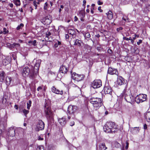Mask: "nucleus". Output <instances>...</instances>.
Here are the masks:
<instances>
[{
  "label": "nucleus",
  "instance_id": "nucleus-7",
  "mask_svg": "<svg viewBox=\"0 0 150 150\" xmlns=\"http://www.w3.org/2000/svg\"><path fill=\"white\" fill-rule=\"evenodd\" d=\"M146 95L144 94H139L135 97V101L137 103H142L146 100Z\"/></svg>",
  "mask_w": 150,
  "mask_h": 150
},
{
  "label": "nucleus",
  "instance_id": "nucleus-21",
  "mask_svg": "<svg viewBox=\"0 0 150 150\" xmlns=\"http://www.w3.org/2000/svg\"><path fill=\"white\" fill-rule=\"evenodd\" d=\"M79 16L80 17V20L82 21H84L83 18L85 16V11H80L79 12Z\"/></svg>",
  "mask_w": 150,
  "mask_h": 150
},
{
  "label": "nucleus",
  "instance_id": "nucleus-6",
  "mask_svg": "<svg viewBox=\"0 0 150 150\" xmlns=\"http://www.w3.org/2000/svg\"><path fill=\"white\" fill-rule=\"evenodd\" d=\"M121 97L124 96L125 99L127 102L131 103L134 101V98L131 94H127L126 92H123L120 95Z\"/></svg>",
  "mask_w": 150,
  "mask_h": 150
},
{
  "label": "nucleus",
  "instance_id": "nucleus-59",
  "mask_svg": "<svg viewBox=\"0 0 150 150\" xmlns=\"http://www.w3.org/2000/svg\"><path fill=\"white\" fill-rule=\"evenodd\" d=\"M9 6L11 7L12 8L13 6V4L12 3H10L9 4Z\"/></svg>",
  "mask_w": 150,
  "mask_h": 150
},
{
  "label": "nucleus",
  "instance_id": "nucleus-52",
  "mask_svg": "<svg viewBox=\"0 0 150 150\" xmlns=\"http://www.w3.org/2000/svg\"><path fill=\"white\" fill-rule=\"evenodd\" d=\"M78 20V18L76 16H75L74 17V21H76Z\"/></svg>",
  "mask_w": 150,
  "mask_h": 150
},
{
  "label": "nucleus",
  "instance_id": "nucleus-30",
  "mask_svg": "<svg viewBox=\"0 0 150 150\" xmlns=\"http://www.w3.org/2000/svg\"><path fill=\"white\" fill-rule=\"evenodd\" d=\"M8 97L6 95H4L2 98V103L3 104L5 103L7 101Z\"/></svg>",
  "mask_w": 150,
  "mask_h": 150
},
{
  "label": "nucleus",
  "instance_id": "nucleus-63",
  "mask_svg": "<svg viewBox=\"0 0 150 150\" xmlns=\"http://www.w3.org/2000/svg\"><path fill=\"white\" fill-rule=\"evenodd\" d=\"M33 4L34 5V4H36L37 2L35 0L33 1Z\"/></svg>",
  "mask_w": 150,
  "mask_h": 150
},
{
  "label": "nucleus",
  "instance_id": "nucleus-48",
  "mask_svg": "<svg viewBox=\"0 0 150 150\" xmlns=\"http://www.w3.org/2000/svg\"><path fill=\"white\" fill-rule=\"evenodd\" d=\"M43 138L42 137L40 136H39L38 137V140H43Z\"/></svg>",
  "mask_w": 150,
  "mask_h": 150
},
{
  "label": "nucleus",
  "instance_id": "nucleus-16",
  "mask_svg": "<svg viewBox=\"0 0 150 150\" xmlns=\"http://www.w3.org/2000/svg\"><path fill=\"white\" fill-rule=\"evenodd\" d=\"M108 72L110 74H115L117 75L118 73L116 69H113L111 67L109 68Z\"/></svg>",
  "mask_w": 150,
  "mask_h": 150
},
{
  "label": "nucleus",
  "instance_id": "nucleus-12",
  "mask_svg": "<svg viewBox=\"0 0 150 150\" xmlns=\"http://www.w3.org/2000/svg\"><path fill=\"white\" fill-rule=\"evenodd\" d=\"M112 90L108 84H106L104 88V91L105 94H111Z\"/></svg>",
  "mask_w": 150,
  "mask_h": 150
},
{
  "label": "nucleus",
  "instance_id": "nucleus-22",
  "mask_svg": "<svg viewBox=\"0 0 150 150\" xmlns=\"http://www.w3.org/2000/svg\"><path fill=\"white\" fill-rule=\"evenodd\" d=\"M99 150H106L108 148L107 147L104 143H100L99 145Z\"/></svg>",
  "mask_w": 150,
  "mask_h": 150
},
{
  "label": "nucleus",
  "instance_id": "nucleus-57",
  "mask_svg": "<svg viewBox=\"0 0 150 150\" xmlns=\"http://www.w3.org/2000/svg\"><path fill=\"white\" fill-rule=\"evenodd\" d=\"M58 45H59L57 44V43H56L54 44V47L56 48L57 47H58Z\"/></svg>",
  "mask_w": 150,
  "mask_h": 150
},
{
  "label": "nucleus",
  "instance_id": "nucleus-23",
  "mask_svg": "<svg viewBox=\"0 0 150 150\" xmlns=\"http://www.w3.org/2000/svg\"><path fill=\"white\" fill-rule=\"evenodd\" d=\"M58 121L59 124L62 126L64 125L66 123L65 119L64 117L59 118L58 120Z\"/></svg>",
  "mask_w": 150,
  "mask_h": 150
},
{
  "label": "nucleus",
  "instance_id": "nucleus-36",
  "mask_svg": "<svg viewBox=\"0 0 150 150\" xmlns=\"http://www.w3.org/2000/svg\"><path fill=\"white\" fill-rule=\"evenodd\" d=\"M37 150H44V147L42 146H40L38 147Z\"/></svg>",
  "mask_w": 150,
  "mask_h": 150
},
{
  "label": "nucleus",
  "instance_id": "nucleus-19",
  "mask_svg": "<svg viewBox=\"0 0 150 150\" xmlns=\"http://www.w3.org/2000/svg\"><path fill=\"white\" fill-rule=\"evenodd\" d=\"M125 81L124 79L121 76H120L117 78V84L119 85H121L124 83Z\"/></svg>",
  "mask_w": 150,
  "mask_h": 150
},
{
  "label": "nucleus",
  "instance_id": "nucleus-26",
  "mask_svg": "<svg viewBox=\"0 0 150 150\" xmlns=\"http://www.w3.org/2000/svg\"><path fill=\"white\" fill-rule=\"evenodd\" d=\"M144 115L147 121L148 122H150V112L145 113Z\"/></svg>",
  "mask_w": 150,
  "mask_h": 150
},
{
  "label": "nucleus",
  "instance_id": "nucleus-53",
  "mask_svg": "<svg viewBox=\"0 0 150 150\" xmlns=\"http://www.w3.org/2000/svg\"><path fill=\"white\" fill-rule=\"evenodd\" d=\"M65 37L66 39H68L69 38V35L67 34H65Z\"/></svg>",
  "mask_w": 150,
  "mask_h": 150
},
{
  "label": "nucleus",
  "instance_id": "nucleus-5",
  "mask_svg": "<svg viewBox=\"0 0 150 150\" xmlns=\"http://www.w3.org/2000/svg\"><path fill=\"white\" fill-rule=\"evenodd\" d=\"M77 109V107L76 106L69 105L67 108V114L71 115L72 118L74 117V113Z\"/></svg>",
  "mask_w": 150,
  "mask_h": 150
},
{
  "label": "nucleus",
  "instance_id": "nucleus-54",
  "mask_svg": "<svg viewBox=\"0 0 150 150\" xmlns=\"http://www.w3.org/2000/svg\"><path fill=\"white\" fill-rule=\"evenodd\" d=\"M101 7L100 6L98 7V10L100 11V12H102L103 11V10L101 9Z\"/></svg>",
  "mask_w": 150,
  "mask_h": 150
},
{
  "label": "nucleus",
  "instance_id": "nucleus-3",
  "mask_svg": "<svg viewBox=\"0 0 150 150\" xmlns=\"http://www.w3.org/2000/svg\"><path fill=\"white\" fill-rule=\"evenodd\" d=\"M105 132L108 133H115L118 130L116 125L114 122H106L103 127Z\"/></svg>",
  "mask_w": 150,
  "mask_h": 150
},
{
  "label": "nucleus",
  "instance_id": "nucleus-47",
  "mask_svg": "<svg viewBox=\"0 0 150 150\" xmlns=\"http://www.w3.org/2000/svg\"><path fill=\"white\" fill-rule=\"evenodd\" d=\"M43 89V88L41 86H39L37 89V90L38 91H39L40 90H42Z\"/></svg>",
  "mask_w": 150,
  "mask_h": 150
},
{
  "label": "nucleus",
  "instance_id": "nucleus-56",
  "mask_svg": "<svg viewBox=\"0 0 150 150\" xmlns=\"http://www.w3.org/2000/svg\"><path fill=\"white\" fill-rule=\"evenodd\" d=\"M130 40L131 41V42L132 43V44H134V40L133 39H132V38H130Z\"/></svg>",
  "mask_w": 150,
  "mask_h": 150
},
{
  "label": "nucleus",
  "instance_id": "nucleus-43",
  "mask_svg": "<svg viewBox=\"0 0 150 150\" xmlns=\"http://www.w3.org/2000/svg\"><path fill=\"white\" fill-rule=\"evenodd\" d=\"M139 35H137L136 34H135L134 37L133 38V39L134 40H135L136 39L137 37L139 38Z\"/></svg>",
  "mask_w": 150,
  "mask_h": 150
},
{
  "label": "nucleus",
  "instance_id": "nucleus-35",
  "mask_svg": "<svg viewBox=\"0 0 150 150\" xmlns=\"http://www.w3.org/2000/svg\"><path fill=\"white\" fill-rule=\"evenodd\" d=\"M29 111L28 110L24 109L23 110V112L24 114L25 117H26V115L29 113Z\"/></svg>",
  "mask_w": 150,
  "mask_h": 150
},
{
  "label": "nucleus",
  "instance_id": "nucleus-28",
  "mask_svg": "<svg viewBox=\"0 0 150 150\" xmlns=\"http://www.w3.org/2000/svg\"><path fill=\"white\" fill-rule=\"evenodd\" d=\"M81 40L78 39H76L74 41V45L80 46H81Z\"/></svg>",
  "mask_w": 150,
  "mask_h": 150
},
{
  "label": "nucleus",
  "instance_id": "nucleus-60",
  "mask_svg": "<svg viewBox=\"0 0 150 150\" xmlns=\"http://www.w3.org/2000/svg\"><path fill=\"white\" fill-rule=\"evenodd\" d=\"M14 107L16 108V110H18V106L16 105H15Z\"/></svg>",
  "mask_w": 150,
  "mask_h": 150
},
{
  "label": "nucleus",
  "instance_id": "nucleus-25",
  "mask_svg": "<svg viewBox=\"0 0 150 150\" xmlns=\"http://www.w3.org/2000/svg\"><path fill=\"white\" fill-rule=\"evenodd\" d=\"M5 73L2 70L0 69V81L2 82L4 80L5 77Z\"/></svg>",
  "mask_w": 150,
  "mask_h": 150
},
{
  "label": "nucleus",
  "instance_id": "nucleus-20",
  "mask_svg": "<svg viewBox=\"0 0 150 150\" xmlns=\"http://www.w3.org/2000/svg\"><path fill=\"white\" fill-rule=\"evenodd\" d=\"M131 132L133 134H137L139 132V127H135L130 129Z\"/></svg>",
  "mask_w": 150,
  "mask_h": 150
},
{
  "label": "nucleus",
  "instance_id": "nucleus-37",
  "mask_svg": "<svg viewBox=\"0 0 150 150\" xmlns=\"http://www.w3.org/2000/svg\"><path fill=\"white\" fill-rule=\"evenodd\" d=\"M24 25L23 23H21L20 25L18 26L17 27L16 29L17 30H19L22 28V27H23Z\"/></svg>",
  "mask_w": 150,
  "mask_h": 150
},
{
  "label": "nucleus",
  "instance_id": "nucleus-18",
  "mask_svg": "<svg viewBox=\"0 0 150 150\" xmlns=\"http://www.w3.org/2000/svg\"><path fill=\"white\" fill-rule=\"evenodd\" d=\"M68 71L67 67L63 65H62L60 68L59 71L61 73L65 74Z\"/></svg>",
  "mask_w": 150,
  "mask_h": 150
},
{
  "label": "nucleus",
  "instance_id": "nucleus-1",
  "mask_svg": "<svg viewBox=\"0 0 150 150\" xmlns=\"http://www.w3.org/2000/svg\"><path fill=\"white\" fill-rule=\"evenodd\" d=\"M34 62H35L34 69H30L28 67H24L23 70L22 74L24 77H28L30 79H33L35 77L34 71L37 72L40 66L41 61L40 59L38 60L34 59L33 61Z\"/></svg>",
  "mask_w": 150,
  "mask_h": 150
},
{
  "label": "nucleus",
  "instance_id": "nucleus-2",
  "mask_svg": "<svg viewBox=\"0 0 150 150\" xmlns=\"http://www.w3.org/2000/svg\"><path fill=\"white\" fill-rule=\"evenodd\" d=\"M44 111L46 117L49 123H51L54 121V114L51 110L49 104L45 102L44 107Z\"/></svg>",
  "mask_w": 150,
  "mask_h": 150
},
{
  "label": "nucleus",
  "instance_id": "nucleus-4",
  "mask_svg": "<svg viewBox=\"0 0 150 150\" xmlns=\"http://www.w3.org/2000/svg\"><path fill=\"white\" fill-rule=\"evenodd\" d=\"M102 99L100 98L93 97L91 98L90 102L93 105L96 110L98 109L101 106L103 103Z\"/></svg>",
  "mask_w": 150,
  "mask_h": 150
},
{
  "label": "nucleus",
  "instance_id": "nucleus-49",
  "mask_svg": "<svg viewBox=\"0 0 150 150\" xmlns=\"http://www.w3.org/2000/svg\"><path fill=\"white\" fill-rule=\"evenodd\" d=\"M126 145L125 146V148L126 149H127L129 146V143L128 142H126Z\"/></svg>",
  "mask_w": 150,
  "mask_h": 150
},
{
  "label": "nucleus",
  "instance_id": "nucleus-34",
  "mask_svg": "<svg viewBox=\"0 0 150 150\" xmlns=\"http://www.w3.org/2000/svg\"><path fill=\"white\" fill-rule=\"evenodd\" d=\"M31 101L30 100H29L27 103V108L29 110L30 108V107L31 106Z\"/></svg>",
  "mask_w": 150,
  "mask_h": 150
},
{
  "label": "nucleus",
  "instance_id": "nucleus-24",
  "mask_svg": "<svg viewBox=\"0 0 150 150\" xmlns=\"http://www.w3.org/2000/svg\"><path fill=\"white\" fill-rule=\"evenodd\" d=\"M12 81V80L11 78L9 76H7L6 78V83L7 86H9L11 82Z\"/></svg>",
  "mask_w": 150,
  "mask_h": 150
},
{
  "label": "nucleus",
  "instance_id": "nucleus-44",
  "mask_svg": "<svg viewBox=\"0 0 150 150\" xmlns=\"http://www.w3.org/2000/svg\"><path fill=\"white\" fill-rule=\"evenodd\" d=\"M47 5H48V4H47V2H46L45 3V5L44 6V8L45 9H47Z\"/></svg>",
  "mask_w": 150,
  "mask_h": 150
},
{
  "label": "nucleus",
  "instance_id": "nucleus-13",
  "mask_svg": "<svg viewBox=\"0 0 150 150\" xmlns=\"http://www.w3.org/2000/svg\"><path fill=\"white\" fill-rule=\"evenodd\" d=\"M51 90L52 92L57 94L62 95L63 94L62 90H60L57 89L54 86H53L51 88Z\"/></svg>",
  "mask_w": 150,
  "mask_h": 150
},
{
  "label": "nucleus",
  "instance_id": "nucleus-39",
  "mask_svg": "<svg viewBox=\"0 0 150 150\" xmlns=\"http://www.w3.org/2000/svg\"><path fill=\"white\" fill-rule=\"evenodd\" d=\"M8 31L7 30L6 28H4L3 31V33L4 34H6L8 33Z\"/></svg>",
  "mask_w": 150,
  "mask_h": 150
},
{
  "label": "nucleus",
  "instance_id": "nucleus-40",
  "mask_svg": "<svg viewBox=\"0 0 150 150\" xmlns=\"http://www.w3.org/2000/svg\"><path fill=\"white\" fill-rule=\"evenodd\" d=\"M46 37L48 38V37L51 35V33L49 32H47L46 33Z\"/></svg>",
  "mask_w": 150,
  "mask_h": 150
},
{
  "label": "nucleus",
  "instance_id": "nucleus-41",
  "mask_svg": "<svg viewBox=\"0 0 150 150\" xmlns=\"http://www.w3.org/2000/svg\"><path fill=\"white\" fill-rule=\"evenodd\" d=\"M115 146L116 147H119L120 146V144L117 142H115Z\"/></svg>",
  "mask_w": 150,
  "mask_h": 150
},
{
  "label": "nucleus",
  "instance_id": "nucleus-42",
  "mask_svg": "<svg viewBox=\"0 0 150 150\" xmlns=\"http://www.w3.org/2000/svg\"><path fill=\"white\" fill-rule=\"evenodd\" d=\"M131 38L130 37H129V38H126L125 37H123V40H126L127 41H128V40H130V38Z\"/></svg>",
  "mask_w": 150,
  "mask_h": 150
},
{
  "label": "nucleus",
  "instance_id": "nucleus-61",
  "mask_svg": "<svg viewBox=\"0 0 150 150\" xmlns=\"http://www.w3.org/2000/svg\"><path fill=\"white\" fill-rule=\"evenodd\" d=\"M122 28L120 27V28H117V31H119V30H122Z\"/></svg>",
  "mask_w": 150,
  "mask_h": 150
},
{
  "label": "nucleus",
  "instance_id": "nucleus-27",
  "mask_svg": "<svg viewBox=\"0 0 150 150\" xmlns=\"http://www.w3.org/2000/svg\"><path fill=\"white\" fill-rule=\"evenodd\" d=\"M68 32L70 35L72 36L75 34L76 31L74 29H69L68 30Z\"/></svg>",
  "mask_w": 150,
  "mask_h": 150
},
{
  "label": "nucleus",
  "instance_id": "nucleus-32",
  "mask_svg": "<svg viewBox=\"0 0 150 150\" xmlns=\"http://www.w3.org/2000/svg\"><path fill=\"white\" fill-rule=\"evenodd\" d=\"M13 2L14 4L17 6L20 5V0H13Z\"/></svg>",
  "mask_w": 150,
  "mask_h": 150
},
{
  "label": "nucleus",
  "instance_id": "nucleus-46",
  "mask_svg": "<svg viewBox=\"0 0 150 150\" xmlns=\"http://www.w3.org/2000/svg\"><path fill=\"white\" fill-rule=\"evenodd\" d=\"M142 42V40H139V41L137 42V44L138 45H139Z\"/></svg>",
  "mask_w": 150,
  "mask_h": 150
},
{
  "label": "nucleus",
  "instance_id": "nucleus-45",
  "mask_svg": "<svg viewBox=\"0 0 150 150\" xmlns=\"http://www.w3.org/2000/svg\"><path fill=\"white\" fill-rule=\"evenodd\" d=\"M74 125V121L71 122L70 123V125L71 126H73Z\"/></svg>",
  "mask_w": 150,
  "mask_h": 150
},
{
  "label": "nucleus",
  "instance_id": "nucleus-14",
  "mask_svg": "<svg viewBox=\"0 0 150 150\" xmlns=\"http://www.w3.org/2000/svg\"><path fill=\"white\" fill-rule=\"evenodd\" d=\"M7 123L6 121H3L1 120L0 121V130L3 132L5 130L6 127Z\"/></svg>",
  "mask_w": 150,
  "mask_h": 150
},
{
  "label": "nucleus",
  "instance_id": "nucleus-64",
  "mask_svg": "<svg viewBox=\"0 0 150 150\" xmlns=\"http://www.w3.org/2000/svg\"><path fill=\"white\" fill-rule=\"evenodd\" d=\"M64 7V6L63 5H61V6H60V8H63Z\"/></svg>",
  "mask_w": 150,
  "mask_h": 150
},
{
  "label": "nucleus",
  "instance_id": "nucleus-8",
  "mask_svg": "<svg viewBox=\"0 0 150 150\" xmlns=\"http://www.w3.org/2000/svg\"><path fill=\"white\" fill-rule=\"evenodd\" d=\"M71 77L72 79L78 82L83 80L84 78V76L83 75H80L73 73L71 74Z\"/></svg>",
  "mask_w": 150,
  "mask_h": 150
},
{
  "label": "nucleus",
  "instance_id": "nucleus-17",
  "mask_svg": "<svg viewBox=\"0 0 150 150\" xmlns=\"http://www.w3.org/2000/svg\"><path fill=\"white\" fill-rule=\"evenodd\" d=\"M6 46L10 49H12L14 48L20 47V45L18 43H14L12 44H11L9 43H7L6 44Z\"/></svg>",
  "mask_w": 150,
  "mask_h": 150
},
{
  "label": "nucleus",
  "instance_id": "nucleus-15",
  "mask_svg": "<svg viewBox=\"0 0 150 150\" xmlns=\"http://www.w3.org/2000/svg\"><path fill=\"white\" fill-rule=\"evenodd\" d=\"M44 24L49 25L51 22V17L50 16H47L45 17L43 19Z\"/></svg>",
  "mask_w": 150,
  "mask_h": 150
},
{
  "label": "nucleus",
  "instance_id": "nucleus-58",
  "mask_svg": "<svg viewBox=\"0 0 150 150\" xmlns=\"http://www.w3.org/2000/svg\"><path fill=\"white\" fill-rule=\"evenodd\" d=\"M83 5L85 6L86 3V0H83Z\"/></svg>",
  "mask_w": 150,
  "mask_h": 150
},
{
  "label": "nucleus",
  "instance_id": "nucleus-29",
  "mask_svg": "<svg viewBox=\"0 0 150 150\" xmlns=\"http://www.w3.org/2000/svg\"><path fill=\"white\" fill-rule=\"evenodd\" d=\"M108 18L109 19H111L113 17L112 13L111 11H110L106 13Z\"/></svg>",
  "mask_w": 150,
  "mask_h": 150
},
{
  "label": "nucleus",
  "instance_id": "nucleus-38",
  "mask_svg": "<svg viewBox=\"0 0 150 150\" xmlns=\"http://www.w3.org/2000/svg\"><path fill=\"white\" fill-rule=\"evenodd\" d=\"M90 36V35L89 33H86L84 35V36L85 37V38H89Z\"/></svg>",
  "mask_w": 150,
  "mask_h": 150
},
{
  "label": "nucleus",
  "instance_id": "nucleus-50",
  "mask_svg": "<svg viewBox=\"0 0 150 150\" xmlns=\"http://www.w3.org/2000/svg\"><path fill=\"white\" fill-rule=\"evenodd\" d=\"M97 3L98 5H101L103 4V3L101 2L100 0H98V1Z\"/></svg>",
  "mask_w": 150,
  "mask_h": 150
},
{
  "label": "nucleus",
  "instance_id": "nucleus-31",
  "mask_svg": "<svg viewBox=\"0 0 150 150\" xmlns=\"http://www.w3.org/2000/svg\"><path fill=\"white\" fill-rule=\"evenodd\" d=\"M2 63L3 65H6L7 64H8L9 63V60H7L6 59H4Z\"/></svg>",
  "mask_w": 150,
  "mask_h": 150
},
{
  "label": "nucleus",
  "instance_id": "nucleus-62",
  "mask_svg": "<svg viewBox=\"0 0 150 150\" xmlns=\"http://www.w3.org/2000/svg\"><path fill=\"white\" fill-rule=\"evenodd\" d=\"M57 44H58L59 45H61V42H59V41H57Z\"/></svg>",
  "mask_w": 150,
  "mask_h": 150
},
{
  "label": "nucleus",
  "instance_id": "nucleus-33",
  "mask_svg": "<svg viewBox=\"0 0 150 150\" xmlns=\"http://www.w3.org/2000/svg\"><path fill=\"white\" fill-rule=\"evenodd\" d=\"M36 40H34L33 41H32L31 40H30L28 41V43L29 44H30L31 45H33L34 46H35L36 45Z\"/></svg>",
  "mask_w": 150,
  "mask_h": 150
},
{
  "label": "nucleus",
  "instance_id": "nucleus-51",
  "mask_svg": "<svg viewBox=\"0 0 150 150\" xmlns=\"http://www.w3.org/2000/svg\"><path fill=\"white\" fill-rule=\"evenodd\" d=\"M43 88V89H42V91H44V92L45 91L47 87L45 86H44Z\"/></svg>",
  "mask_w": 150,
  "mask_h": 150
},
{
  "label": "nucleus",
  "instance_id": "nucleus-9",
  "mask_svg": "<svg viewBox=\"0 0 150 150\" xmlns=\"http://www.w3.org/2000/svg\"><path fill=\"white\" fill-rule=\"evenodd\" d=\"M44 122L42 120H39L35 127V131H39L40 130H43L44 129Z\"/></svg>",
  "mask_w": 150,
  "mask_h": 150
},
{
  "label": "nucleus",
  "instance_id": "nucleus-55",
  "mask_svg": "<svg viewBox=\"0 0 150 150\" xmlns=\"http://www.w3.org/2000/svg\"><path fill=\"white\" fill-rule=\"evenodd\" d=\"M144 129H146L147 128V125L146 124H145L144 125Z\"/></svg>",
  "mask_w": 150,
  "mask_h": 150
},
{
  "label": "nucleus",
  "instance_id": "nucleus-10",
  "mask_svg": "<svg viewBox=\"0 0 150 150\" xmlns=\"http://www.w3.org/2000/svg\"><path fill=\"white\" fill-rule=\"evenodd\" d=\"M101 86V81L100 80H94L91 83V86L94 88H99Z\"/></svg>",
  "mask_w": 150,
  "mask_h": 150
},
{
  "label": "nucleus",
  "instance_id": "nucleus-11",
  "mask_svg": "<svg viewBox=\"0 0 150 150\" xmlns=\"http://www.w3.org/2000/svg\"><path fill=\"white\" fill-rule=\"evenodd\" d=\"M15 128L14 127H12L8 129L7 134L8 137H13L15 136Z\"/></svg>",
  "mask_w": 150,
  "mask_h": 150
}]
</instances>
